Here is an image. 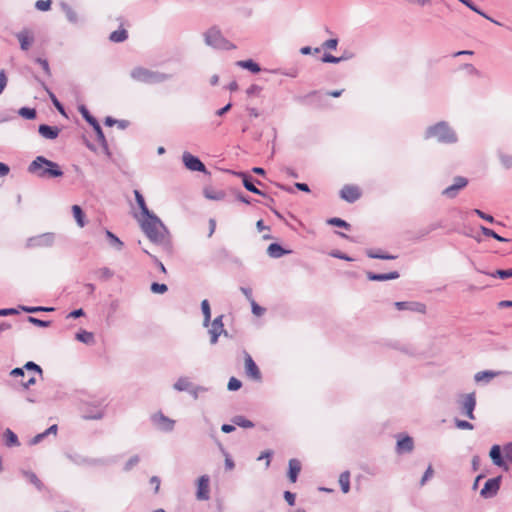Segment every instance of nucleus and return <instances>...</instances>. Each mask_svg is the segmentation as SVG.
Here are the masks:
<instances>
[{
  "instance_id": "nucleus-29",
  "label": "nucleus",
  "mask_w": 512,
  "mask_h": 512,
  "mask_svg": "<svg viewBox=\"0 0 512 512\" xmlns=\"http://www.w3.org/2000/svg\"><path fill=\"white\" fill-rule=\"evenodd\" d=\"M134 195H135L136 203H137L139 209L141 210L142 215L146 217V216L153 214V212H151L148 209L145 199H144L143 195L140 193V191L134 190Z\"/></svg>"
},
{
  "instance_id": "nucleus-64",
  "label": "nucleus",
  "mask_w": 512,
  "mask_h": 512,
  "mask_svg": "<svg viewBox=\"0 0 512 512\" xmlns=\"http://www.w3.org/2000/svg\"><path fill=\"white\" fill-rule=\"evenodd\" d=\"M503 452L505 454L506 459L512 462V442L504 445Z\"/></svg>"
},
{
  "instance_id": "nucleus-7",
  "label": "nucleus",
  "mask_w": 512,
  "mask_h": 512,
  "mask_svg": "<svg viewBox=\"0 0 512 512\" xmlns=\"http://www.w3.org/2000/svg\"><path fill=\"white\" fill-rule=\"evenodd\" d=\"M54 240L55 235L53 233H43L41 235L30 237L26 242V246L28 248L50 247L53 245Z\"/></svg>"
},
{
  "instance_id": "nucleus-6",
  "label": "nucleus",
  "mask_w": 512,
  "mask_h": 512,
  "mask_svg": "<svg viewBox=\"0 0 512 512\" xmlns=\"http://www.w3.org/2000/svg\"><path fill=\"white\" fill-rule=\"evenodd\" d=\"M502 476L488 479L484 487L480 490V496L484 499H490L497 495L501 486Z\"/></svg>"
},
{
  "instance_id": "nucleus-1",
  "label": "nucleus",
  "mask_w": 512,
  "mask_h": 512,
  "mask_svg": "<svg viewBox=\"0 0 512 512\" xmlns=\"http://www.w3.org/2000/svg\"><path fill=\"white\" fill-rule=\"evenodd\" d=\"M141 229L152 243L161 246L168 252L172 250L170 233L164 223L154 213L146 216L141 221Z\"/></svg>"
},
{
  "instance_id": "nucleus-56",
  "label": "nucleus",
  "mask_w": 512,
  "mask_h": 512,
  "mask_svg": "<svg viewBox=\"0 0 512 512\" xmlns=\"http://www.w3.org/2000/svg\"><path fill=\"white\" fill-rule=\"evenodd\" d=\"M207 391V388L203 387V386H199V385H194L192 384L191 385V389L188 390V393L194 398V399H198L199 397V393H203Z\"/></svg>"
},
{
  "instance_id": "nucleus-3",
  "label": "nucleus",
  "mask_w": 512,
  "mask_h": 512,
  "mask_svg": "<svg viewBox=\"0 0 512 512\" xmlns=\"http://www.w3.org/2000/svg\"><path fill=\"white\" fill-rule=\"evenodd\" d=\"M28 172L39 178H57L63 175L60 166L44 156H37L28 166Z\"/></svg>"
},
{
  "instance_id": "nucleus-10",
  "label": "nucleus",
  "mask_w": 512,
  "mask_h": 512,
  "mask_svg": "<svg viewBox=\"0 0 512 512\" xmlns=\"http://www.w3.org/2000/svg\"><path fill=\"white\" fill-rule=\"evenodd\" d=\"M15 37L18 39L22 51H28L35 41V34L29 28H23L15 34Z\"/></svg>"
},
{
  "instance_id": "nucleus-58",
  "label": "nucleus",
  "mask_w": 512,
  "mask_h": 512,
  "mask_svg": "<svg viewBox=\"0 0 512 512\" xmlns=\"http://www.w3.org/2000/svg\"><path fill=\"white\" fill-rule=\"evenodd\" d=\"M433 474V467L432 465H429L420 480V486H424L427 483V481L433 477Z\"/></svg>"
},
{
  "instance_id": "nucleus-59",
  "label": "nucleus",
  "mask_w": 512,
  "mask_h": 512,
  "mask_svg": "<svg viewBox=\"0 0 512 512\" xmlns=\"http://www.w3.org/2000/svg\"><path fill=\"white\" fill-rule=\"evenodd\" d=\"M51 0H38L35 3V8L40 11H48L51 7Z\"/></svg>"
},
{
  "instance_id": "nucleus-13",
  "label": "nucleus",
  "mask_w": 512,
  "mask_h": 512,
  "mask_svg": "<svg viewBox=\"0 0 512 512\" xmlns=\"http://www.w3.org/2000/svg\"><path fill=\"white\" fill-rule=\"evenodd\" d=\"M151 419L153 424L163 432H171L174 429L175 421L161 412L154 414Z\"/></svg>"
},
{
  "instance_id": "nucleus-4",
  "label": "nucleus",
  "mask_w": 512,
  "mask_h": 512,
  "mask_svg": "<svg viewBox=\"0 0 512 512\" xmlns=\"http://www.w3.org/2000/svg\"><path fill=\"white\" fill-rule=\"evenodd\" d=\"M133 81L147 85L163 83L171 78V75L154 71L143 66H136L130 71Z\"/></svg>"
},
{
  "instance_id": "nucleus-40",
  "label": "nucleus",
  "mask_w": 512,
  "mask_h": 512,
  "mask_svg": "<svg viewBox=\"0 0 512 512\" xmlns=\"http://www.w3.org/2000/svg\"><path fill=\"white\" fill-rule=\"evenodd\" d=\"M231 422L234 425H237L242 428H253L254 423L248 419H246L244 416L236 415L231 419Z\"/></svg>"
},
{
  "instance_id": "nucleus-18",
  "label": "nucleus",
  "mask_w": 512,
  "mask_h": 512,
  "mask_svg": "<svg viewBox=\"0 0 512 512\" xmlns=\"http://www.w3.org/2000/svg\"><path fill=\"white\" fill-rule=\"evenodd\" d=\"M489 456L494 465L502 468L505 471L509 470V466L506 464L502 456V449L500 445H493L490 449Z\"/></svg>"
},
{
  "instance_id": "nucleus-21",
  "label": "nucleus",
  "mask_w": 512,
  "mask_h": 512,
  "mask_svg": "<svg viewBox=\"0 0 512 512\" xmlns=\"http://www.w3.org/2000/svg\"><path fill=\"white\" fill-rule=\"evenodd\" d=\"M366 276L370 281H387L398 279L400 277V274L397 271H392L389 273H374L371 271H367Z\"/></svg>"
},
{
  "instance_id": "nucleus-15",
  "label": "nucleus",
  "mask_w": 512,
  "mask_h": 512,
  "mask_svg": "<svg viewBox=\"0 0 512 512\" xmlns=\"http://www.w3.org/2000/svg\"><path fill=\"white\" fill-rule=\"evenodd\" d=\"M238 175L242 178L243 186L248 191H250L254 194L264 196V197L266 196V194L263 191H261L260 189H258L255 185V183H257L259 185L262 184L259 180L254 179L252 176H250L249 174H247L245 172H240Z\"/></svg>"
},
{
  "instance_id": "nucleus-61",
  "label": "nucleus",
  "mask_w": 512,
  "mask_h": 512,
  "mask_svg": "<svg viewBox=\"0 0 512 512\" xmlns=\"http://www.w3.org/2000/svg\"><path fill=\"white\" fill-rule=\"evenodd\" d=\"M35 62L38 63L40 65V67H42L43 71L45 72V74L47 76H50L51 75V70H50V67H49V63L46 59H43V58H36L35 59Z\"/></svg>"
},
{
  "instance_id": "nucleus-8",
  "label": "nucleus",
  "mask_w": 512,
  "mask_h": 512,
  "mask_svg": "<svg viewBox=\"0 0 512 512\" xmlns=\"http://www.w3.org/2000/svg\"><path fill=\"white\" fill-rule=\"evenodd\" d=\"M468 179L463 176H457L453 180V184L448 186L442 191V195L449 198L454 199L460 190L464 189L468 185Z\"/></svg>"
},
{
  "instance_id": "nucleus-57",
  "label": "nucleus",
  "mask_w": 512,
  "mask_h": 512,
  "mask_svg": "<svg viewBox=\"0 0 512 512\" xmlns=\"http://www.w3.org/2000/svg\"><path fill=\"white\" fill-rule=\"evenodd\" d=\"M241 386H242V382L239 379H237L235 377H231L229 379L227 388L230 391H237L241 388Z\"/></svg>"
},
{
  "instance_id": "nucleus-41",
  "label": "nucleus",
  "mask_w": 512,
  "mask_h": 512,
  "mask_svg": "<svg viewBox=\"0 0 512 512\" xmlns=\"http://www.w3.org/2000/svg\"><path fill=\"white\" fill-rule=\"evenodd\" d=\"M483 273V271H481ZM484 274L489 275L491 277H498L500 279H508L512 277V268L509 269H498L495 272H484Z\"/></svg>"
},
{
  "instance_id": "nucleus-25",
  "label": "nucleus",
  "mask_w": 512,
  "mask_h": 512,
  "mask_svg": "<svg viewBox=\"0 0 512 512\" xmlns=\"http://www.w3.org/2000/svg\"><path fill=\"white\" fill-rule=\"evenodd\" d=\"M4 443L7 447H18L20 446V441L18 436L9 428H7L3 433Z\"/></svg>"
},
{
  "instance_id": "nucleus-17",
  "label": "nucleus",
  "mask_w": 512,
  "mask_h": 512,
  "mask_svg": "<svg viewBox=\"0 0 512 512\" xmlns=\"http://www.w3.org/2000/svg\"><path fill=\"white\" fill-rule=\"evenodd\" d=\"M476 406V398L474 393H470L464 396L462 402V413L469 419L474 420V409Z\"/></svg>"
},
{
  "instance_id": "nucleus-49",
  "label": "nucleus",
  "mask_w": 512,
  "mask_h": 512,
  "mask_svg": "<svg viewBox=\"0 0 512 512\" xmlns=\"http://www.w3.org/2000/svg\"><path fill=\"white\" fill-rule=\"evenodd\" d=\"M23 475L32 483L34 484L38 490L42 489V483L38 479L37 475L31 471H23Z\"/></svg>"
},
{
  "instance_id": "nucleus-32",
  "label": "nucleus",
  "mask_w": 512,
  "mask_h": 512,
  "mask_svg": "<svg viewBox=\"0 0 512 512\" xmlns=\"http://www.w3.org/2000/svg\"><path fill=\"white\" fill-rule=\"evenodd\" d=\"M75 338L84 344L91 345L94 343V335L92 332L86 330H80L76 333Z\"/></svg>"
},
{
  "instance_id": "nucleus-51",
  "label": "nucleus",
  "mask_w": 512,
  "mask_h": 512,
  "mask_svg": "<svg viewBox=\"0 0 512 512\" xmlns=\"http://www.w3.org/2000/svg\"><path fill=\"white\" fill-rule=\"evenodd\" d=\"M102 280H109L114 276V272L108 267H102L95 271Z\"/></svg>"
},
{
  "instance_id": "nucleus-38",
  "label": "nucleus",
  "mask_w": 512,
  "mask_h": 512,
  "mask_svg": "<svg viewBox=\"0 0 512 512\" xmlns=\"http://www.w3.org/2000/svg\"><path fill=\"white\" fill-rule=\"evenodd\" d=\"M366 255L372 259H382V260H393V259L397 258V256H395V255L382 253L380 251H374L372 249L366 250Z\"/></svg>"
},
{
  "instance_id": "nucleus-33",
  "label": "nucleus",
  "mask_w": 512,
  "mask_h": 512,
  "mask_svg": "<svg viewBox=\"0 0 512 512\" xmlns=\"http://www.w3.org/2000/svg\"><path fill=\"white\" fill-rule=\"evenodd\" d=\"M462 4H464L466 7H468L469 9H471L472 11L476 12L477 14L481 15L482 17L490 20L491 22H493L494 24L496 25H501L500 22L492 19L491 17H489L485 12H483L482 10H480L471 0H463L462 1Z\"/></svg>"
},
{
  "instance_id": "nucleus-14",
  "label": "nucleus",
  "mask_w": 512,
  "mask_h": 512,
  "mask_svg": "<svg viewBox=\"0 0 512 512\" xmlns=\"http://www.w3.org/2000/svg\"><path fill=\"white\" fill-rule=\"evenodd\" d=\"M196 498L202 501L210 498V477L208 475H202L198 478Z\"/></svg>"
},
{
  "instance_id": "nucleus-34",
  "label": "nucleus",
  "mask_w": 512,
  "mask_h": 512,
  "mask_svg": "<svg viewBox=\"0 0 512 512\" xmlns=\"http://www.w3.org/2000/svg\"><path fill=\"white\" fill-rule=\"evenodd\" d=\"M201 310H202V313H203V316H204L203 326L204 327H209V324H210V321H211V308H210L209 301L207 299H204L201 302Z\"/></svg>"
},
{
  "instance_id": "nucleus-16",
  "label": "nucleus",
  "mask_w": 512,
  "mask_h": 512,
  "mask_svg": "<svg viewBox=\"0 0 512 512\" xmlns=\"http://www.w3.org/2000/svg\"><path fill=\"white\" fill-rule=\"evenodd\" d=\"M340 197L349 203H354L361 197V192L357 186L344 185L340 190Z\"/></svg>"
},
{
  "instance_id": "nucleus-45",
  "label": "nucleus",
  "mask_w": 512,
  "mask_h": 512,
  "mask_svg": "<svg viewBox=\"0 0 512 512\" xmlns=\"http://www.w3.org/2000/svg\"><path fill=\"white\" fill-rule=\"evenodd\" d=\"M204 195L210 200H222L225 197V193L221 190L205 189Z\"/></svg>"
},
{
  "instance_id": "nucleus-60",
  "label": "nucleus",
  "mask_w": 512,
  "mask_h": 512,
  "mask_svg": "<svg viewBox=\"0 0 512 512\" xmlns=\"http://www.w3.org/2000/svg\"><path fill=\"white\" fill-rule=\"evenodd\" d=\"M95 133H96V137H97V140L100 144H105V142L107 141L106 138H105V135L103 133V130L100 126V124H96L94 125L93 127Z\"/></svg>"
},
{
  "instance_id": "nucleus-23",
  "label": "nucleus",
  "mask_w": 512,
  "mask_h": 512,
  "mask_svg": "<svg viewBox=\"0 0 512 512\" xmlns=\"http://www.w3.org/2000/svg\"><path fill=\"white\" fill-rule=\"evenodd\" d=\"M291 252V250L283 248L279 243H271L267 248V254L274 259L281 258Z\"/></svg>"
},
{
  "instance_id": "nucleus-31",
  "label": "nucleus",
  "mask_w": 512,
  "mask_h": 512,
  "mask_svg": "<svg viewBox=\"0 0 512 512\" xmlns=\"http://www.w3.org/2000/svg\"><path fill=\"white\" fill-rule=\"evenodd\" d=\"M39 81V83L41 84V86L45 89V91L48 93L53 105L55 106V108L61 113V114H65V110H64V107L63 105L60 103V101L57 99V97L55 96V94L46 86V84L42 81H40L39 79H37Z\"/></svg>"
},
{
  "instance_id": "nucleus-19",
  "label": "nucleus",
  "mask_w": 512,
  "mask_h": 512,
  "mask_svg": "<svg viewBox=\"0 0 512 512\" xmlns=\"http://www.w3.org/2000/svg\"><path fill=\"white\" fill-rule=\"evenodd\" d=\"M413 449H414V441H413L412 437H410L408 435H404V436H401L398 438L397 444H396V452L398 454L410 453L413 451Z\"/></svg>"
},
{
  "instance_id": "nucleus-24",
  "label": "nucleus",
  "mask_w": 512,
  "mask_h": 512,
  "mask_svg": "<svg viewBox=\"0 0 512 512\" xmlns=\"http://www.w3.org/2000/svg\"><path fill=\"white\" fill-rule=\"evenodd\" d=\"M60 7L69 23L76 25L80 22L78 13L68 3L61 2Z\"/></svg>"
},
{
  "instance_id": "nucleus-39",
  "label": "nucleus",
  "mask_w": 512,
  "mask_h": 512,
  "mask_svg": "<svg viewBox=\"0 0 512 512\" xmlns=\"http://www.w3.org/2000/svg\"><path fill=\"white\" fill-rule=\"evenodd\" d=\"M19 309L26 313H38V312H51L54 311L53 307H44V306H25L19 305Z\"/></svg>"
},
{
  "instance_id": "nucleus-62",
  "label": "nucleus",
  "mask_w": 512,
  "mask_h": 512,
  "mask_svg": "<svg viewBox=\"0 0 512 512\" xmlns=\"http://www.w3.org/2000/svg\"><path fill=\"white\" fill-rule=\"evenodd\" d=\"M24 369L27 371H35V372L39 373L40 375H42V373H43L42 368L38 364L34 363L33 361H28L24 365Z\"/></svg>"
},
{
  "instance_id": "nucleus-9",
  "label": "nucleus",
  "mask_w": 512,
  "mask_h": 512,
  "mask_svg": "<svg viewBox=\"0 0 512 512\" xmlns=\"http://www.w3.org/2000/svg\"><path fill=\"white\" fill-rule=\"evenodd\" d=\"M223 315L217 316L210 325V328L208 330V333L210 335V343L212 345L216 344L218 341V338L221 334H224L225 336L228 335L227 331L224 329L223 325Z\"/></svg>"
},
{
  "instance_id": "nucleus-20",
  "label": "nucleus",
  "mask_w": 512,
  "mask_h": 512,
  "mask_svg": "<svg viewBox=\"0 0 512 512\" xmlns=\"http://www.w3.org/2000/svg\"><path fill=\"white\" fill-rule=\"evenodd\" d=\"M395 307L400 311L410 310V311H415V312H419V313H425V311H426V306L420 302L400 301V302H395Z\"/></svg>"
},
{
  "instance_id": "nucleus-26",
  "label": "nucleus",
  "mask_w": 512,
  "mask_h": 512,
  "mask_svg": "<svg viewBox=\"0 0 512 512\" xmlns=\"http://www.w3.org/2000/svg\"><path fill=\"white\" fill-rule=\"evenodd\" d=\"M301 470V464L297 459H290L289 460V471H288V478L289 480L294 483L297 480L298 474Z\"/></svg>"
},
{
  "instance_id": "nucleus-2",
  "label": "nucleus",
  "mask_w": 512,
  "mask_h": 512,
  "mask_svg": "<svg viewBox=\"0 0 512 512\" xmlns=\"http://www.w3.org/2000/svg\"><path fill=\"white\" fill-rule=\"evenodd\" d=\"M425 140L434 139L440 144L451 145L458 141L456 131L447 121H439L428 126L423 134Z\"/></svg>"
},
{
  "instance_id": "nucleus-5",
  "label": "nucleus",
  "mask_w": 512,
  "mask_h": 512,
  "mask_svg": "<svg viewBox=\"0 0 512 512\" xmlns=\"http://www.w3.org/2000/svg\"><path fill=\"white\" fill-rule=\"evenodd\" d=\"M203 37L205 44L214 49L231 50L235 48V46L223 36L220 29L215 26L209 28L203 34Z\"/></svg>"
},
{
  "instance_id": "nucleus-12",
  "label": "nucleus",
  "mask_w": 512,
  "mask_h": 512,
  "mask_svg": "<svg viewBox=\"0 0 512 512\" xmlns=\"http://www.w3.org/2000/svg\"><path fill=\"white\" fill-rule=\"evenodd\" d=\"M244 363L246 375L255 381H261L262 375L260 369L258 368L251 355L247 352H244Z\"/></svg>"
},
{
  "instance_id": "nucleus-43",
  "label": "nucleus",
  "mask_w": 512,
  "mask_h": 512,
  "mask_svg": "<svg viewBox=\"0 0 512 512\" xmlns=\"http://www.w3.org/2000/svg\"><path fill=\"white\" fill-rule=\"evenodd\" d=\"M105 234L111 246L115 247L117 250H121L123 248L124 243L115 234L109 230H106Z\"/></svg>"
},
{
  "instance_id": "nucleus-27",
  "label": "nucleus",
  "mask_w": 512,
  "mask_h": 512,
  "mask_svg": "<svg viewBox=\"0 0 512 512\" xmlns=\"http://www.w3.org/2000/svg\"><path fill=\"white\" fill-rule=\"evenodd\" d=\"M193 383L186 376L179 377L173 384V389L178 392H188L191 389Z\"/></svg>"
},
{
  "instance_id": "nucleus-50",
  "label": "nucleus",
  "mask_w": 512,
  "mask_h": 512,
  "mask_svg": "<svg viewBox=\"0 0 512 512\" xmlns=\"http://www.w3.org/2000/svg\"><path fill=\"white\" fill-rule=\"evenodd\" d=\"M327 224L345 229L350 228V224L348 222L338 217L328 219Z\"/></svg>"
},
{
  "instance_id": "nucleus-46",
  "label": "nucleus",
  "mask_w": 512,
  "mask_h": 512,
  "mask_svg": "<svg viewBox=\"0 0 512 512\" xmlns=\"http://www.w3.org/2000/svg\"><path fill=\"white\" fill-rule=\"evenodd\" d=\"M114 462V459L110 458H88L87 466H105Z\"/></svg>"
},
{
  "instance_id": "nucleus-11",
  "label": "nucleus",
  "mask_w": 512,
  "mask_h": 512,
  "mask_svg": "<svg viewBox=\"0 0 512 512\" xmlns=\"http://www.w3.org/2000/svg\"><path fill=\"white\" fill-rule=\"evenodd\" d=\"M182 161H183L185 167L190 171H197V172H204V173L207 172L206 167L202 163V161L198 157L192 155L189 152L183 153Z\"/></svg>"
},
{
  "instance_id": "nucleus-22",
  "label": "nucleus",
  "mask_w": 512,
  "mask_h": 512,
  "mask_svg": "<svg viewBox=\"0 0 512 512\" xmlns=\"http://www.w3.org/2000/svg\"><path fill=\"white\" fill-rule=\"evenodd\" d=\"M39 134L49 140H54L58 137L60 129L57 126H50L47 124H41L38 127Z\"/></svg>"
},
{
  "instance_id": "nucleus-53",
  "label": "nucleus",
  "mask_w": 512,
  "mask_h": 512,
  "mask_svg": "<svg viewBox=\"0 0 512 512\" xmlns=\"http://www.w3.org/2000/svg\"><path fill=\"white\" fill-rule=\"evenodd\" d=\"M499 160L504 168H506V169L512 168V155L505 154V153H499Z\"/></svg>"
},
{
  "instance_id": "nucleus-30",
  "label": "nucleus",
  "mask_w": 512,
  "mask_h": 512,
  "mask_svg": "<svg viewBox=\"0 0 512 512\" xmlns=\"http://www.w3.org/2000/svg\"><path fill=\"white\" fill-rule=\"evenodd\" d=\"M237 65L243 69L249 70L252 73H259L261 71L260 65L252 59L238 61Z\"/></svg>"
},
{
  "instance_id": "nucleus-28",
  "label": "nucleus",
  "mask_w": 512,
  "mask_h": 512,
  "mask_svg": "<svg viewBox=\"0 0 512 512\" xmlns=\"http://www.w3.org/2000/svg\"><path fill=\"white\" fill-rule=\"evenodd\" d=\"M499 374H500V372H495V371H491V370L480 371V372H477V373L474 375V380H475L477 383H480V382L488 383V382H490L493 378H495L496 376H498Z\"/></svg>"
},
{
  "instance_id": "nucleus-35",
  "label": "nucleus",
  "mask_w": 512,
  "mask_h": 512,
  "mask_svg": "<svg viewBox=\"0 0 512 512\" xmlns=\"http://www.w3.org/2000/svg\"><path fill=\"white\" fill-rule=\"evenodd\" d=\"M127 38L128 32L125 29L115 30L109 36V40L114 43L124 42Z\"/></svg>"
},
{
  "instance_id": "nucleus-36",
  "label": "nucleus",
  "mask_w": 512,
  "mask_h": 512,
  "mask_svg": "<svg viewBox=\"0 0 512 512\" xmlns=\"http://www.w3.org/2000/svg\"><path fill=\"white\" fill-rule=\"evenodd\" d=\"M72 212H73V216H74L78 226L81 228L84 227L86 224V221H85V214H84L82 208L78 205H73Z\"/></svg>"
},
{
  "instance_id": "nucleus-48",
  "label": "nucleus",
  "mask_w": 512,
  "mask_h": 512,
  "mask_svg": "<svg viewBox=\"0 0 512 512\" xmlns=\"http://www.w3.org/2000/svg\"><path fill=\"white\" fill-rule=\"evenodd\" d=\"M19 115L25 119L32 120L36 117V110L34 108L22 107L18 111Z\"/></svg>"
},
{
  "instance_id": "nucleus-37",
  "label": "nucleus",
  "mask_w": 512,
  "mask_h": 512,
  "mask_svg": "<svg viewBox=\"0 0 512 512\" xmlns=\"http://www.w3.org/2000/svg\"><path fill=\"white\" fill-rule=\"evenodd\" d=\"M339 484L343 493L350 491V472L344 471L339 476Z\"/></svg>"
},
{
  "instance_id": "nucleus-55",
  "label": "nucleus",
  "mask_w": 512,
  "mask_h": 512,
  "mask_svg": "<svg viewBox=\"0 0 512 512\" xmlns=\"http://www.w3.org/2000/svg\"><path fill=\"white\" fill-rule=\"evenodd\" d=\"M27 320L28 322H30L31 324L35 325V326H38V327H49L51 322L50 321H46V320H41V319H38L36 317H33V316H28L27 317Z\"/></svg>"
},
{
  "instance_id": "nucleus-44",
  "label": "nucleus",
  "mask_w": 512,
  "mask_h": 512,
  "mask_svg": "<svg viewBox=\"0 0 512 512\" xmlns=\"http://www.w3.org/2000/svg\"><path fill=\"white\" fill-rule=\"evenodd\" d=\"M480 229H481V232L483 235H485L487 237H492L499 242H508L509 241L507 238H504V237L498 235L494 230H492L490 228L481 226Z\"/></svg>"
},
{
  "instance_id": "nucleus-52",
  "label": "nucleus",
  "mask_w": 512,
  "mask_h": 512,
  "mask_svg": "<svg viewBox=\"0 0 512 512\" xmlns=\"http://www.w3.org/2000/svg\"><path fill=\"white\" fill-rule=\"evenodd\" d=\"M150 290L154 294H164L168 291L166 284L153 282L150 286Z\"/></svg>"
},
{
  "instance_id": "nucleus-54",
  "label": "nucleus",
  "mask_w": 512,
  "mask_h": 512,
  "mask_svg": "<svg viewBox=\"0 0 512 512\" xmlns=\"http://www.w3.org/2000/svg\"><path fill=\"white\" fill-rule=\"evenodd\" d=\"M348 60V57H336L331 54H324L322 57V62L324 63H339L341 61Z\"/></svg>"
},
{
  "instance_id": "nucleus-63",
  "label": "nucleus",
  "mask_w": 512,
  "mask_h": 512,
  "mask_svg": "<svg viewBox=\"0 0 512 512\" xmlns=\"http://www.w3.org/2000/svg\"><path fill=\"white\" fill-rule=\"evenodd\" d=\"M140 461V458L138 455H134L132 456L126 463H125V466H124V470L125 471H130L134 466H136Z\"/></svg>"
},
{
  "instance_id": "nucleus-42",
  "label": "nucleus",
  "mask_w": 512,
  "mask_h": 512,
  "mask_svg": "<svg viewBox=\"0 0 512 512\" xmlns=\"http://www.w3.org/2000/svg\"><path fill=\"white\" fill-rule=\"evenodd\" d=\"M80 114L82 115V117L92 126L94 127V125L98 124L99 122L97 121V119L92 116L89 112V110L86 108V106L84 105H81L79 106L78 108Z\"/></svg>"
},
{
  "instance_id": "nucleus-47",
  "label": "nucleus",
  "mask_w": 512,
  "mask_h": 512,
  "mask_svg": "<svg viewBox=\"0 0 512 512\" xmlns=\"http://www.w3.org/2000/svg\"><path fill=\"white\" fill-rule=\"evenodd\" d=\"M67 457L76 465L79 466H87L88 465V457H84L79 454H68Z\"/></svg>"
}]
</instances>
